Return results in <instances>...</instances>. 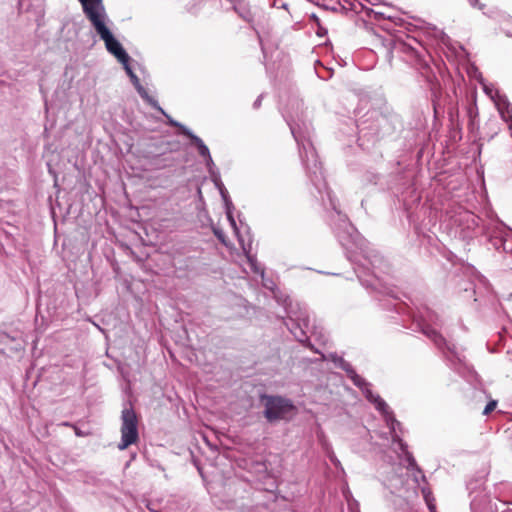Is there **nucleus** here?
Here are the masks:
<instances>
[{
    "label": "nucleus",
    "instance_id": "f257e3e1",
    "mask_svg": "<svg viewBox=\"0 0 512 512\" xmlns=\"http://www.w3.org/2000/svg\"><path fill=\"white\" fill-rule=\"evenodd\" d=\"M283 116L299 146L300 156L311 182L318 189L319 193H322L323 188L326 190L327 199L333 210L331 217L338 222L337 229L343 230V233L352 237L354 227L349 222L347 216L339 210L336 199L326 188L321 163L310 141V122L304 110L303 101L298 98L290 99L283 112Z\"/></svg>",
    "mask_w": 512,
    "mask_h": 512
},
{
    "label": "nucleus",
    "instance_id": "f03ea898",
    "mask_svg": "<svg viewBox=\"0 0 512 512\" xmlns=\"http://www.w3.org/2000/svg\"><path fill=\"white\" fill-rule=\"evenodd\" d=\"M85 18L89 21L99 38L104 42L106 50L119 63L130 61L131 58L122 44L112 33L109 24L111 20L107 13L104 0H77Z\"/></svg>",
    "mask_w": 512,
    "mask_h": 512
},
{
    "label": "nucleus",
    "instance_id": "7ed1b4c3",
    "mask_svg": "<svg viewBox=\"0 0 512 512\" xmlns=\"http://www.w3.org/2000/svg\"><path fill=\"white\" fill-rule=\"evenodd\" d=\"M321 359L323 361L329 360L332 361L337 367L344 370L347 376L352 380L355 386L359 387L366 399L371 402L375 408L383 415L384 420L389 424L393 425L396 422V419L390 411L387 403L377 394H374L370 389V384L365 381L361 376H359L356 371L353 369L350 363L345 361L343 357L338 356L336 353H329L325 355L321 353Z\"/></svg>",
    "mask_w": 512,
    "mask_h": 512
},
{
    "label": "nucleus",
    "instance_id": "20e7f679",
    "mask_svg": "<svg viewBox=\"0 0 512 512\" xmlns=\"http://www.w3.org/2000/svg\"><path fill=\"white\" fill-rule=\"evenodd\" d=\"M321 359L323 361L329 360L332 361L337 367L344 370L347 376L352 380L355 386L359 387L366 399L371 402L375 408L383 415L384 420L389 424L393 425L396 422V419L390 411L387 403L377 394H374L370 389V384L365 381L361 376H359L356 371L353 369L350 363L345 361L343 357L338 356L336 353H329L325 355L321 353Z\"/></svg>",
    "mask_w": 512,
    "mask_h": 512
},
{
    "label": "nucleus",
    "instance_id": "39448f33",
    "mask_svg": "<svg viewBox=\"0 0 512 512\" xmlns=\"http://www.w3.org/2000/svg\"><path fill=\"white\" fill-rule=\"evenodd\" d=\"M246 258L251 272L261 275L263 286L270 290L273 293L276 301L284 307L285 311L287 312L288 319L295 320L293 316L296 315L297 311L301 309L300 305L297 302H294L293 299H291L288 295L283 294L279 289H277L273 280L264 278V269L260 267L254 256L247 255Z\"/></svg>",
    "mask_w": 512,
    "mask_h": 512
},
{
    "label": "nucleus",
    "instance_id": "423d86ee",
    "mask_svg": "<svg viewBox=\"0 0 512 512\" xmlns=\"http://www.w3.org/2000/svg\"><path fill=\"white\" fill-rule=\"evenodd\" d=\"M261 401L264 405V417L270 423L288 420L295 412L292 401L281 396L263 395Z\"/></svg>",
    "mask_w": 512,
    "mask_h": 512
},
{
    "label": "nucleus",
    "instance_id": "0eeeda50",
    "mask_svg": "<svg viewBox=\"0 0 512 512\" xmlns=\"http://www.w3.org/2000/svg\"><path fill=\"white\" fill-rule=\"evenodd\" d=\"M121 440L118 443L119 450H125L135 444L139 439L138 419L132 408H124L121 413Z\"/></svg>",
    "mask_w": 512,
    "mask_h": 512
},
{
    "label": "nucleus",
    "instance_id": "6e6552de",
    "mask_svg": "<svg viewBox=\"0 0 512 512\" xmlns=\"http://www.w3.org/2000/svg\"><path fill=\"white\" fill-rule=\"evenodd\" d=\"M385 422L390 429V434L393 443L397 445L398 449L401 451L405 460L407 461V469L413 471L414 481L417 483H419V480L426 482L425 475L422 473V470L417 465L413 455L407 450V445L402 441V439L396 432V428L400 427L401 425L400 422L396 420V422L393 425L389 424L387 421Z\"/></svg>",
    "mask_w": 512,
    "mask_h": 512
},
{
    "label": "nucleus",
    "instance_id": "1a4fd4ad",
    "mask_svg": "<svg viewBox=\"0 0 512 512\" xmlns=\"http://www.w3.org/2000/svg\"><path fill=\"white\" fill-rule=\"evenodd\" d=\"M287 328L293 334L295 339L301 343L309 341L306 329H308L309 322H286Z\"/></svg>",
    "mask_w": 512,
    "mask_h": 512
},
{
    "label": "nucleus",
    "instance_id": "9d476101",
    "mask_svg": "<svg viewBox=\"0 0 512 512\" xmlns=\"http://www.w3.org/2000/svg\"><path fill=\"white\" fill-rule=\"evenodd\" d=\"M185 136L188 137L192 144L196 146L198 154L203 160L211 156L209 148L205 145L203 140L195 135L191 130H185Z\"/></svg>",
    "mask_w": 512,
    "mask_h": 512
},
{
    "label": "nucleus",
    "instance_id": "9b49d317",
    "mask_svg": "<svg viewBox=\"0 0 512 512\" xmlns=\"http://www.w3.org/2000/svg\"><path fill=\"white\" fill-rule=\"evenodd\" d=\"M422 332L434 341L437 346L445 344V339L430 325L429 322H417Z\"/></svg>",
    "mask_w": 512,
    "mask_h": 512
},
{
    "label": "nucleus",
    "instance_id": "f8f14e48",
    "mask_svg": "<svg viewBox=\"0 0 512 512\" xmlns=\"http://www.w3.org/2000/svg\"><path fill=\"white\" fill-rule=\"evenodd\" d=\"M218 189H219V192L225 202L227 218H228L231 226L234 228V230H236V222L231 213L232 203L229 200L227 190L225 189L224 185L218 187Z\"/></svg>",
    "mask_w": 512,
    "mask_h": 512
},
{
    "label": "nucleus",
    "instance_id": "ddd939ff",
    "mask_svg": "<svg viewBox=\"0 0 512 512\" xmlns=\"http://www.w3.org/2000/svg\"><path fill=\"white\" fill-rule=\"evenodd\" d=\"M481 85H482V89L484 91V93L494 102L495 100H497L498 97H500L501 93L500 91L493 85V84H489V83H486L484 82L483 80H481Z\"/></svg>",
    "mask_w": 512,
    "mask_h": 512
},
{
    "label": "nucleus",
    "instance_id": "4468645a",
    "mask_svg": "<svg viewBox=\"0 0 512 512\" xmlns=\"http://www.w3.org/2000/svg\"><path fill=\"white\" fill-rule=\"evenodd\" d=\"M421 492L429 510L433 512L435 509V505L431 490L428 487H422Z\"/></svg>",
    "mask_w": 512,
    "mask_h": 512
},
{
    "label": "nucleus",
    "instance_id": "2eb2a0df",
    "mask_svg": "<svg viewBox=\"0 0 512 512\" xmlns=\"http://www.w3.org/2000/svg\"><path fill=\"white\" fill-rule=\"evenodd\" d=\"M141 98L154 109L158 110L161 114H165V111L160 107L157 100L154 97L150 96L148 92L145 93Z\"/></svg>",
    "mask_w": 512,
    "mask_h": 512
},
{
    "label": "nucleus",
    "instance_id": "dca6fc26",
    "mask_svg": "<svg viewBox=\"0 0 512 512\" xmlns=\"http://www.w3.org/2000/svg\"><path fill=\"white\" fill-rule=\"evenodd\" d=\"M166 118H167V122L170 126H173V127H176L180 130L181 134H183L185 136V130H190L189 128H187L186 126H184L183 124L179 123L178 121L174 120L173 118H171L166 112L165 114H163Z\"/></svg>",
    "mask_w": 512,
    "mask_h": 512
},
{
    "label": "nucleus",
    "instance_id": "f3484780",
    "mask_svg": "<svg viewBox=\"0 0 512 512\" xmlns=\"http://www.w3.org/2000/svg\"><path fill=\"white\" fill-rule=\"evenodd\" d=\"M344 496L348 502V508L350 512H356L359 510V504L356 500L352 499V496L349 491L344 492Z\"/></svg>",
    "mask_w": 512,
    "mask_h": 512
},
{
    "label": "nucleus",
    "instance_id": "a211bd4d",
    "mask_svg": "<svg viewBox=\"0 0 512 512\" xmlns=\"http://www.w3.org/2000/svg\"><path fill=\"white\" fill-rule=\"evenodd\" d=\"M204 163H205V166H206L209 174L218 171L215 167L214 161L211 156L209 158L205 159Z\"/></svg>",
    "mask_w": 512,
    "mask_h": 512
},
{
    "label": "nucleus",
    "instance_id": "6ab92c4d",
    "mask_svg": "<svg viewBox=\"0 0 512 512\" xmlns=\"http://www.w3.org/2000/svg\"><path fill=\"white\" fill-rule=\"evenodd\" d=\"M209 175H210L211 180L214 182V184L217 188L223 185L221 178H220L219 171L213 172Z\"/></svg>",
    "mask_w": 512,
    "mask_h": 512
},
{
    "label": "nucleus",
    "instance_id": "aec40b11",
    "mask_svg": "<svg viewBox=\"0 0 512 512\" xmlns=\"http://www.w3.org/2000/svg\"><path fill=\"white\" fill-rule=\"evenodd\" d=\"M496 405L497 402L495 400L488 402V404L485 406L483 410V414L488 415L489 413H491L496 408Z\"/></svg>",
    "mask_w": 512,
    "mask_h": 512
},
{
    "label": "nucleus",
    "instance_id": "412c9836",
    "mask_svg": "<svg viewBox=\"0 0 512 512\" xmlns=\"http://www.w3.org/2000/svg\"><path fill=\"white\" fill-rule=\"evenodd\" d=\"M125 72L127 73V75L129 76V78L134 75L135 73L133 72L131 66H130V61H127V62H124V63H121Z\"/></svg>",
    "mask_w": 512,
    "mask_h": 512
},
{
    "label": "nucleus",
    "instance_id": "4be33fe9",
    "mask_svg": "<svg viewBox=\"0 0 512 512\" xmlns=\"http://www.w3.org/2000/svg\"><path fill=\"white\" fill-rule=\"evenodd\" d=\"M469 4L474 7V8H477L479 10H483L485 5L480 3L478 0H468Z\"/></svg>",
    "mask_w": 512,
    "mask_h": 512
},
{
    "label": "nucleus",
    "instance_id": "5701e85b",
    "mask_svg": "<svg viewBox=\"0 0 512 512\" xmlns=\"http://www.w3.org/2000/svg\"><path fill=\"white\" fill-rule=\"evenodd\" d=\"M130 80H131L132 84L134 85V87H137V86H139L141 84L140 80H139V78L137 77L136 74L132 75L130 77Z\"/></svg>",
    "mask_w": 512,
    "mask_h": 512
},
{
    "label": "nucleus",
    "instance_id": "b1692460",
    "mask_svg": "<svg viewBox=\"0 0 512 512\" xmlns=\"http://www.w3.org/2000/svg\"><path fill=\"white\" fill-rule=\"evenodd\" d=\"M135 89L137 90L138 94L142 97L145 93H147L148 91L140 84L139 86L135 87Z\"/></svg>",
    "mask_w": 512,
    "mask_h": 512
},
{
    "label": "nucleus",
    "instance_id": "393cba45",
    "mask_svg": "<svg viewBox=\"0 0 512 512\" xmlns=\"http://www.w3.org/2000/svg\"><path fill=\"white\" fill-rule=\"evenodd\" d=\"M73 428L75 430L76 436H78V437L86 436V434L84 432H82L79 428H77L76 426H73Z\"/></svg>",
    "mask_w": 512,
    "mask_h": 512
},
{
    "label": "nucleus",
    "instance_id": "a878e982",
    "mask_svg": "<svg viewBox=\"0 0 512 512\" xmlns=\"http://www.w3.org/2000/svg\"><path fill=\"white\" fill-rule=\"evenodd\" d=\"M261 101H262V95H260V96L255 100V102H254V104H253V107H254V108H258V107H260V105H261Z\"/></svg>",
    "mask_w": 512,
    "mask_h": 512
},
{
    "label": "nucleus",
    "instance_id": "bb28decb",
    "mask_svg": "<svg viewBox=\"0 0 512 512\" xmlns=\"http://www.w3.org/2000/svg\"><path fill=\"white\" fill-rule=\"evenodd\" d=\"M330 459H331V461H332L336 466L340 465L339 460L335 457V455H334V454H331V455H330Z\"/></svg>",
    "mask_w": 512,
    "mask_h": 512
},
{
    "label": "nucleus",
    "instance_id": "cd10ccee",
    "mask_svg": "<svg viewBox=\"0 0 512 512\" xmlns=\"http://www.w3.org/2000/svg\"><path fill=\"white\" fill-rule=\"evenodd\" d=\"M147 509L150 511V512H159L158 510L154 509L151 507V505L148 503L147 504Z\"/></svg>",
    "mask_w": 512,
    "mask_h": 512
},
{
    "label": "nucleus",
    "instance_id": "c85d7f7f",
    "mask_svg": "<svg viewBox=\"0 0 512 512\" xmlns=\"http://www.w3.org/2000/svg\"><path fill=\"white\" fill-rule=\"evenodd\" d=\"M215 234L216 236L224 243V239L222 237V234L221 233H218L217 231H215Z\"/></svg>",
    "mask_w": 512,
    "mask_h": 512
},
{
    "label": "nucleus",
    "instance_id": "c756f323",
    "mask_svg": "<svg viewBox=\"0 0 512 512\" xmlns=\"http://www.w3.org/2000/svg\"><path fill=\"white\" fill-rule=\"evenodd\" d=\"M387 294H389L391 297L396 298V295H394L392 290L387 291Z\"/></svg>",
    "mask_w": 512,
    "mask_h": 512
},
{
    "label": "nucleus",
    "instance_id": "7c9ffc66",
    "mask_svg": "<svg viewBox=\"0 0 512 512\" xmlns=\"http://www.w3.org/2000/svg\"><path fill=\"white\" fill-rule=\"evenodd\" d=\"M280 7H281V8H284V9H287V4H286V3H282V4L280 5Z\"/></svg>",
    "mask_w": 512,
    "mask_h": 512
},
{
    "label": "nucleus",
    "instance_id": "2f4dec72",
    "mask_svg": "<svg viewBox=\"0 0 512 512\" xmlns=\"http://www.w3.org/2000/svg\"><path fill=\"white\" fill-rule=\"evenodd\" d=\"M63 425H64V426H69V427H73V426H74V425H72V424H70V423H68V422L63 423Z\"/></svg>",
    "mask_w": 512,
    "mask_h": 512
},
{
    "label": "nucleus",
    "instance_id": "473e14b6",
    "mask_svg": "<svg viewBox=\"0 0 512 512\" xmlns=\"http://www.w3.org/2000/svg\"><path fill=\"white\" fill-rule=\"evenodd\" d=\"M273 6H275V7H276V6H279V3H277L276 1H274Z\"/></svg>",
    "mask_w": 512,
    "mask_h": 512
},
{
    "label": "nucleus",
    "instance_id": "72a5a7b5",
    "mask_svg": "<svg viewBox=\"0 0 512 512\" xmlns=\"http://www.w3.org/2000/svg\"><path fill=\"white\" fill-rule=\"evenodd\" d=\"M273 6H275V7H276V6H279V3H277L276 1H274Z\"/></svg>",
    "mask_w": 512,
    "mask_h": 512
},
{
    "label": "nucleus",
    "instance_id": "f704fd0d",
    "mask_svg": "<svg viewBox=\"0 0 512 512\" xmlns=\"http://www.w3.org/2000/svg\"><path fill=\"white\" fill-rule=\"evenodd\" d=\"M472 113H473V108H470L469 109V114L472 115Z\"/></svg>",
    "mask_w": 512,
    "mask_h": 512
},
{
    "label": "nucleus",
    "instance_id": "c9c22d12",
    "mask_svg": "<svg viewBox=\"0 0 512 512\" xmlns=\"http://www.w3.org/2000/svg\"><path fill=\"white\" fill-rule=\"evenodd\" d=\"M376 15L382 16L383 14L381 12H376Z\"/></svg>",
    "mask_w": 512,
    "mask_h": 512
},
{
    "label": "nucleus",
    "instance_id": "e433bc0d",
    "mask_svg": "<svg viewBox=\"0 0 512 512\" xmlns=\"http://www.w3.org/2000/svg\"><path fill=\"white\" fill-rule=\"evenodd\" d=\"M484 15H488V16L492 17V15L490 13H487V12H484Z\"/></svg>",
    "mask_w": 512,
    "mask_h": 512
},
{
    "label": "nucleus",
    "instance_id": "4c0bfd02",
    "mask_svg": "<svg viewBox=\"0 0 512 512\" xmlns=\"http://www.w3.org/2000/svg\"><path fill=\"white\" fill-rule=\"evenodd\" d=\"M338 238L342 240V236L340 235V232L338 233Z\"/></svg>",
    "mask_w": 512,
    "mask_h": 512
}]
</instances>
